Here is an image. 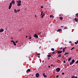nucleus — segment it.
Returning <instances> with one entry per match:
<instances>
[{
  "label": "nucleus",
  "mask_w": 78,
  "mask_h": 78,
  "mask_svg": "<svg viewBox=\"0 0 78 78\" xmlns=\"http://www.w3.org/2000/svg\"><path fill=\"white\" fill-rule=\"evenodd\" d=\"M51 56V55H48V57L49 58H50Z\"/></svg>",
  "instance_id": "6ab92c4d"
},
{
  "label": "nucleus",
  "mask_w": 78,
  "mask_h": 78,
  "mask_svg": "<svg viewBox=\"0 0 78 78\" xmlns=\"http://www.w3.org/2000/svg\"><path fill=\"white\" fill-rule=\"evenodd\" d=\"M64 29H68V28L67 27H65L64 28Z\"/></svg>",
  "instance_id": "e433bc0d"
},
{
  "label": "nucleus",
  "mask_w": 78,
  "mask_h": 78,
  "mask_svg": "<svg viewBox=\"0 0 78 78\" xmlns=\"http://www.w3.org/2000/svg\"><path fill=\"white\" fill-rule=\"evenodd\" d=\"M15 12V13H17V10H16V9H15L14 10Z\"/></svg>",
  "instance_id": "a211bd4d"
},
{
  "label": "nucleus",
  "mask_w": 78,
  "mask_h": 78,
  "mask_svg": "<svg viewBox=\"0 0 78 78\" xmlns=\"http://www.w3.org/2000/svg\"><path fill=\"white\" fill-rule=\"evenodd\" d=\"M51 67H52V66H53V64L51 65Z\"/></svg>",
  "instance_id": "6e6d98bb"
},
{
  "label": "nucleus",
  "mask_w": 78,
  "mask_h": 78,
  "mask_svg": "<svg viewBox=\"0 0 78 78\" xmlns=\"http://www.w3.org/2000/svg\"><path fill=\"white\" fill-rule=\"evenodd\" d=\"M44 16H45V14H43L42 16H41V17H42V18L44 17Z\"/></svg>",
  "instance_id": "5701e85b"
},
{
  "label": "nucleus",
  "mask_w": 78,
  "mask_h": 78,
  "mask_svg": "<svg viewBox=\"0 0 78 78\" xmlns=\"http://www.w3.org/2000/svg\"><path fill=\"white\" fill-rule=\"evenodd\" d=\"M28 72V70H27L26 72L27 73V72Z\"/></svg>",
  "instance_id": "864d4df0"
},
{
  "label": "nucleus",
  "mask_w": 78,
  "mask_h": 78,
  "mask_svg": "<svg viewBox=\"0 0 78 78\" xmlns=\"http://www.w3.org/2000/svg\"><path fill=\"white\" fill-rule=\"evenodd\" d=\"M18 41H16L15 42L16 43H17Z\"/></svg>",
  "instance_id": "37998d69"
},
{
  "label": "nucleus",
  "mask_w": 78,
  "mask_h": 78,
  "mask_svg": "<svg viewBox=\"0 0 78 78\" xmlns=\"http://www.w3.org/2000/svg\"><path fill=\"white\" fill-rule=\"evenodd\" d=\"M74 20L76 22H78V19H77V18L76 19V18H74Z\"/></svg>",
  "instance_id": "1a4fd4ad"
},
{
  "label": "nucleus",
  "mask_w": 78,
  "mask_h": 78,
  "mask_svg": "<svg viewBox=\"0 0 78 78\" xmlns=\"http://www.w3.org/2000/svg\"><path fill=\"white\" fill-rule=\"evenodd\" d=\"M75 44H78V42H77V41L76 42H75Z\"/></svg>",
  "instance_id": "2f4dec72"
},
{
  "label": "nucleus",
  "mask_w": 78,
  "mask_h": 78,
  "mask_svg": "<svg viewBox=\"0 0 78 78\" xmlns=\"http://www.w3.org/2000/svg\"><path fill=\"white\" fill-rule=\"evenodd\" d=\"M56 70L57 72H59L61 70V69L59 68H58Z\"/></svg>",
  "instance_id": "f03ea898"
},
{
  "label": "nucleus",
  "mask_w": 78,
  "mask_h": 78,
  "mask_svg": "<svg viewBox=\"0 0 78 78\" xmlns=\"http://www.w3.org/2000/svg\"><path fill=\"white\" fill-rule=\"evenodd\" d=\"M72 62L73 63H74V62H75V59H73L72 61Z\"/></svg>",
  "instance_id": "f3484780"
},
{
  "label": "nucleus",
  "mask_w": 78,
  "mask_h": 78,
  "mask_svg": "<svg viewBox=\"0 0 78 78\" xmlns=\"http://www.w3.org/2000/svg\"><path fill=\"white\" fill-rule=\"evenodd\" d=\"M51 50L52 51H55V49H54L53 48H52L51 49Z\"/></svg>",
  "instance_id": "393cba45"
},
{
  "label": "nucleus",
  "mask_w": 78,
  "mask_h": 78,
  "mask_svg": "<svg viewBox=\"0 0 78 78\" xmlns=\"http://www.w3.org/2000/svg\"><path fill=\"white\" fill-rule=\"evenodd\" d=\"M22 29H20L18 31H21L22 30Z\"/></svg>",
  "instance_id": "7c9ffc66"
},
{
  "label": "nucleus",
  "mask_w": 78,
  "mask_h": 78,
  "mask_svg": "<svg viewBox=\"0 0 78 78\" xmlns=\"http://www.w3.org/2000/svg\"><path fill=\"white\" fill-rule=\"evenodd\" d=\"M72 59V57H70V58H69L68 59V61H70V60H71V59Z\"/></svg>",
  "instance_id": "2eb2a0df"
},
{
  "label": "nucleus",
  "mask_w": 78,
  "mask_h": 78,
  "mask_svg": "<svg viewBox=\"0 0 78 78\" xmlns=\"http://www.w3.org/2000/svg\"><path fill=\"white\" fill-rule=\"evenodd\" d=\"M73 64V63L71 62H70V65H72V64Z\"/></svg>",
  "instance_id": "c756f323"
},
{
  "label": "nucleus",
  "mask_w": 78,
  "mask_h": 78,
  "mask_svg": "<svg viewBox=\"0 0 78 78\" xmlns=\"http://www.w3.org/2000/svg\"><path fill=\"white\" fill-rule=\"evenodd\" d=\"M76 17H78V13H77L76 14Z\"/></svg>",
  "instance_id": "bb28decb"
},
{
  "label": "nucleus",
  "mask_w": 78,
  "mask_h": 78,
  "mask_svg": "<svg viewBox=\"0 0 78 78\" xmlns=\"http://www.w3.org/2000/svg\"><path fill=\"white\" fill-rule=\"evenodd\" d=\"M27 70L28 72H30V71H31V69H27Z\"/></svg>",
  "instance_id": "cd10ccee"
},
{
  "label": "nucleus",
  "mask_w": 78,
  "mask_h": 78,
  "mask_svg": "<svg viewBox=\"0 0 78 78\" xmlns=\"http://www.w3.org/2000/svg\"><path fill=\"white\" fill-rule=\"evenodd\" d=\"M11 42H13V43L14 42L13 40L11 41Z\"/></svg>",
  "instance_id": "ea45409f"
},
{
  "label": "nucleus",
  "mask_w": 78,
  "mask_h": 78,
  "mask_svg": "<svg viewBox=\"0 0 78 78\" xmlns=\"http://www.w3.org/2000/svg\"><path fill=\"white\" fill-rule=\"evenodd\" d=\"M62 31V29H59L57 30V32H59V31Z\"/></svg>",
  "instance_id": "6e6552de"
},
{
  "label": "nucleus",
  "mask_w": 78,
  "mask_h": 78,
  "mask_svg": "<svg viewBox=\"0 0 78 78\" xmlns=\"http://www.w3.org/2000/svg\"><path fill=\"white\" fill-rule=\"evenodd\" d=\"M41 55V54H40V53H38L37 54V55L38 56H39V55Z\"/></svg>",
  "instance_id": "473e14b6"
},
{
  "label": "nucleus",
  "mask_w": 78,
  "mask_h": 78,
  "mask_svg": "<svg viewBox=\"0 0 78 78\" xmlns=\"http://www.w3.org/2000/svg\"><path fill=\"white\" fill-rule=\"evenodd\" d=\"M75 48V47H73V48H72L71 49V50H73Z\"/></svg>",
  "instance_id": "b1692460"
},
{
  "label": "nucleus",
  "mask_w": 78,
  "mask_h": 78,
  "mask_svg": "<svg viewBox=\"0 0 78 78\" xmlns=\"http://www.w3.org/2000/svg\"><path fill=\"white\" fill-rule=\"evenodd\" d=\"M71 78H77V76H73Z\"/></svg>",
  "instance_id": "9b49d317"
},
{
  "label": "nucleus",
  "mask_w": 78,
  "mask_h": 78,
  "mask_svg": "<svg viewBox=\"0 0 78 78\" xmlns=\"http://www.w3.org/2000/svg\"><path fill=\"white\" fill-rule=\"evenodd\" d=\"M76 64H78V60L76 62Z\"/></svg>",
  "instance_id": "72a5a7b5"
},
{
  "label": "nucleus",
  "mask_w": 78,
  "mask_h": 78,
  "mask_svg": "<svg viewBox=\"0 0 78 78\" xmlns=\"http://www.w3.org/2000/svg\"><path fill=\"white\" fill-rule=\"evenodd\" d=\"M77 43H78V40L77 41Z\"/></svg>",
  "instance_id": "052dcab7"
},
{
  "label": "nucleus",
  "mask_w": 78,
  "mask_h": 78,
  "mask_svg": "<svg viewBox=\"0 0 78 78\" xmlns=\"http://www.w3.org/2000/svg\"><path fill=\"white\" fill-rule=\"evenodd\" d=\"M12 6L11 5H9V9H10L11 8Z\"/></svg>",
  "instance_id": "4468645a"
},
{
  "label": "nucleus",
  "mask_w": 78,
  "mask_h": 78,
  "mask_svg": "<svg viewBox=\"0 0 78 78\" xmlns=\"http://www.w3.org/2000/svg\"><path fill=\"white\" fill-rule=\"evenodd\" d=\"M63 52L64 53L65 52V51H66V50H65V48H64L62 49Z\"/></svg>",
  "instance_id": "f8f14e48"
},
{
  "label": "nucleus",
  "mask_w": 78,
  "mask_h": 78,
  "mask_svg": "<svg viewBox=\"0 0 78 78\" xmlns=\"http://www.w3.org/2000/svg\"><path fill=\"white\" fill-rule=\"evenodd\" d=\"M16 3H17V5L18 6H20L21 5V3L22 1L20 0H19L18 1H16Z\"/></svg>",
  "instance_id": "f257e3e1"
},
{
  "label": "nucleus",
  "mask_w": 78,
  "mask_h": 78,
  "mask_svg": "<svg viewBox=\"0 0 78 78\" xmlns=\"http://www.w3.org/2000/svg\"><path fill=\"white\" fill-rule=\"evenodd\" d=\"M63 26H61V28H63Z\"/></svg>",
  "instance_id": "09e8293b"
},
{
  "label": "nucleus",
  "mask_w": 78,
  "mask_h": 78,
  "mask_svg": "<svg viewBox=\"0 0 78 78\" xmlns=\"http://www.w3.org/2000/svg\"><path fill=\"white\" fill-rule=\"evenodd\" d=\"M62 48H59V49H62Z\"/></svg>",
  "instance_id": "8fccbe9b"
},
{
  "label": "nucleus",
  "mask_w": 78,
  "mask_h": 78,
  "mask_svg": "<svg viewBox=\"0 0 78 78\" xmlns=\"http://www.w3.org/2000/svg\"><path fill=\"white\" fill-rule=\"evenodd\" d=\"M41 33H42L41 32V31H39L38 33V34H39H39H41Z\"/></svg>",
  "instance_id": "412c9836"
},
{
  "label": "nucleus",
  "mask_w": 78,
  "mask_h": 78,
  "mask_svg": "<svg viewBox=\"0 0 78 78\" xmlns=\"http://www.w3.org/2000/svg\"><path fill=\"white\" fill-rule=\"evenodd\" d=\"M62 52V51H59L58 52V54H60V53H61Z\"/></svg>",
  "instance_id": "423d86ee"
},
{
  "label": "nucleus",
  "mask_w": 78,
  "mask_h": 78,
  "mask_svg": "<svg viewBox=\"0 0 78 78\" xmlns=\"http://www.w3.org/2000/svg\"><path fill=\"white\" fill-rule=\"evenodd\" d=\"M13 43L14 45H16V43L15 42V41H14Z\"/></svg>",
  "instance_id": "4be33fe9"
},
{
  "label": "nucleus",
  "mask_w": 78,
  "mask_h": 78,
  "mask_svg": "<svg viewBox=\"0 0 78 78\" xmlns=\"http://www.w3.org/2000/svg\"><path fill=\"white\" fill-rule=\"evenodd\" d=\"M58 57L59 58H61V55L60 54L58 56Z\"/></svg>",
  "instance_id": "a878e982"
},
{
  "label": "nucleus",
  "mask_w": 78,
  "mask_h": 78,
  "mask_svg": "<svg viewBox=\"0 0 78 78\" xmlns=\"http://www.w3.org/2000/svg\"><path fill=\"white\" fill-rule=\"evenodd\" d=\"M27 37H28V36H26V37L27 38Z\"/></svg>",
  "instance_id": "5fc2aeb1"
},
{
  "label": "nucleus",
  "mask_w": 78,
  "mask_h": 78,
  "mask_svg": "<svg viewBox=\"0 0 78 78\" xmlns=\"http://www.w3.org/2000/svg\"><path fill=\"white\" fill-rule=\"evenodd\" d=\"M35 17H36V15H35Z\"/></svg>",
  "instance_id": "4d7b16f0"
},
{
  "label": "nucleus",
  "mask_w": 78,
  "mask_h": 78,
  "mask_svg": "<svg viewBox=\"0 0 78 78\" xmlns=\"http://www.w3.org/2000/svg\"><path fill=\"white\" fill-rule=\"evenodd\" d=\"M48 67L49 68H50V66H48Z\"/></svg>",
  "instance_id": "3c124183"
},
{
  "label": "nucleus",
  "mask_w": 78,
  "mask_h": 78,
  "mask_svg": "<svg viewBox=\"0 0 78 78\" xmlns=\"http://www.w3.org/2000/svg\"><path fill=\"white\" fill-rule=\"evenodd\" d=\"M52 54L54 55V54H55V51H53L52 53Z\"/></svg>",
  "instance_id": "c9c22d12"
},
{
  "label": "nucleus",
  "mask_w": 78,
  "mask_h": 78,
  "mask_svg": "<svg viewBox=\"0 0 78 78\" xmlns=\"http://www.w3.org/2000/svg\"><path fill=\"white\" fill-rule=\"evenodd\" d=\"M11 3H12L13 5H14V4H15V1H14V0H12L11 1Z\"/></svg>",
  "instance_id": "0eeeda50"
},
{
  "label": "nucleus",
  "mask_w": 78,
  "mask_h": 78,
  "mask_svg": "<svg viewBox=\"0 0 78 78\" xmlns=\"http://www.w3.org/2000/svg\"><path fill=\"white\" fill-rule=\"evenodd\" d=\"M69 43H70V44H71V43H72V41H69Z\"/></svg>",
  "instance_id": "a18cd8bd"
},
{
  "label": "nucleus",
  "mask_w": 78,
  "mask_h": 78,
  "mask_svg": "<svg viewBox=\"0 0 78 78\" xmlns=\"http://www.w3.org/2000/svg\"><path fill=\"white\" fill-rule=\"evenodd\" d=\"M45 12H44V14H45Z\"/></svg>",
  "instance_id": "13d9d810"
},
{
  "label": "nucleus",
  "mask_w": 78,
  "mask_h": 78,
  "mask_svg": "<svg viewBox=\"0 0 78 78\" xmlns=\"http://www.w3.org/2000/svg\"><path fill=\"white\" fill-rule=\"evenodd\" d=\"M62 75H64V73H62Z\"/></svg>",
  "instance_id": "79ce46f5"
},
{
  "label": "nucleus",
  "mask_w": 78,
  "mask_h": 78,
  "mask_svg": "<svg viewBox=\"0 0 78 78\" xmlns=\"http://www.w3.org/2000/svg\"><path fill=\"white\" fill-rule=\"evenodd\" d=\"M38 58H40V56H38Z\"/></svg>",
  "instance_id": "603ef678"
},
{
  "label": "nucleus",
  "mask_w": 78,
  "mask_h": 78,
  "mask_svg": "<svg viewBox=\"0 0 78 78\" xmlns=\"http://www.w3.org/2000/svg\"><path fill=\"white\" fill-rule=\"evenodd\" d=\"M59 19L61 20H62L63 19V18L62 17H60Z\"/></svg>",
  "instance_id": "aec40b11"
},
{
  "label": "nucleus",
  "mask_w": 78,
  "mask_h": 78,
  "mask_svg": "<svg viewBox=\"0 0 78 78\" xmlns=\"http://www.w3.org/2000/svg\"><path fill=\"white\" fill-rule=\"evenodd\" d=\"M11 39H13L12 37H11Z\"/></svg>",
  "instance_id": "bf43d9fd"
},
{
  "label": "nucleus",
  "mask_w": 78,
  "mask_h": 78,
  "mask_svg": "<svg viewBox=\"0 0 78 78\" xmlns=\"http://www.w3.org/2000/svg\"><path fill=\"white\" fill-rule=\"evenodd\" d=\"M43 6H41V8H43Z\"/></svg>",
  "instance_id": "de8ad7c7"
},
{
  "label": "nucleus",
  "mask_w": 78,
  "mask_h": 78,
  "mask_svg": "<svg viewBox=\"0 0 78 78\" xmlns=\"http://www.w3.org/2000/svg\"><path fill=\"white\" fill-rule=\"evenodd\" d=\"M56 78H59V75H57L56 76Z\"/></svg>",
  "instance_id": "58836bf2"
},
{
  "label": "nucleus",
  "mask_w": 78,
  "mask_h": 78,
  "mask_svg": "<svg viewBox=\"0 0 78 78\" xmlns=\"http://www.w3.org/2000/svg\"><path fill=\"white\" fill-rule=\"evenodd\" d=\"M50 17H51H51H52V18H54V16L52 15H50Z\"/></svg>",
  "instance_id": "9d476101"
},
{
  "label": "nucleus",
  "mask_w": 78,
  "mask_h": 78,
  "mask_svg": "<svg viewBox=\"0 0 78 78\" xmlns=\"http://www.w3.org/2000/svg\"><path fill=\"white\" fill-rule=\"evenodd\" d=\"M69 52H66L64 54V55H68V54H69Z\"/></svg>",
  "instance_id": "ddd939ff"
},
{
  "label": "nucleus",
  "mask_w": 78,
  "mask_h": 78,
  "mask_svg": "<svg viewBox=\"0 0 78 78\" xmlns=\"http://www.w3.org/2000/svg\"><path fill=\"white\" fill-rule=\"evenodd\" d=\"M34 37H35L36 38H38V36L36 34H35L34 35Z\"/></svg>",
  "instance_id": "7ed1b4c3"
},
{
  "label": "nucleus",
  "mask_w": 78,
  "mask_h": 78,
  "mask_svg": "<svg viewBox=\"0 0 78 78\" xmlns=\"http://www.w3.org/2000/svg\"><path fill=\"white\" fill-rule=\"evenodd\" d=\"M42 14H43V12H41V16H42Z\"/></svg>",
  "instance_id": "f704fd0d"
},
{
  "label": "nucleus",
  "mask_w": 78,
  "mask_h": 78,
  "mask_svg": "<svg viewBox=\"0 0 78 78\" xmlns=\"http://www.w3.org/2000/svg\"><path fill=\"white\" fill-rule=\"evenodd\" d=\"M47 59H48V60H49V59H50V58H48Z\"/></svg>",
  "instance_id": "c03bdc74"
},
{
  "label": "nucleus",
  "mask_w": 78,
  "mask_h": 78,
  "mask_svg": "<svg viewBox=\"0 0 78 78\" xmlns=\"http://www.w3.org/2000/svg\"><path fill=\"white\" fill-rule=\"evenodd\" d=\"M12 3H10V5H9L11 6H12Z\"/></svg>",
  "instance_id": "c85d7f7f"
},
{
  "label": "nucleus",
  "mask_w": 78,
  "mask_h": 78,
  "mask_svg": "<svg viewBox=\"0 0 78 78\" xmlns=\"http://www.w3.org/2000/svg\"><path fill=\"white\" fill-rule=\"evenodd\" d=\"M29 39H31V37H29Z\"/></svg>",
  "instance_id": "a19ab883"
},
{
  "label": "nucleus",
  "mask_w": 78,
  "mask_h": 78,
  "mask_svg": "<svg viewBox=\"0 0 78 78\" xmlns=\"http://www.w3.org/2000/svg\"><path fill=\"white\" fill-rule=\"evenodd\" d=\"M4 31V30L3 29H0V33H2Z\"/></svg>",
  "instance_id": "39448f33"
},
{
  "label": "nucleus",
  "mask_w": 78,
  "mask_h": 78,
  "mask_svg": "<svg viewBox=\"0 0 78 78\" xmlns=\"http://www.w3.org/2000/svg\"><path fill=\"white\" fill-rule=\"evenodd\" d=\"M20 11V9H18V10H17V11L18 12H19V11Z\"/></svg>",
  "instance_id": "4c0bfd02"
},
{
  "label": "nucleus",
  "mask_w": 78,
  "mask_h": 78,
  "mask_svg": "<svg viewBox=\"0 0 78 78\" xmlns=\"http://www.w3.org/2000/svg\"><path fill=\"white\" fill-rule=\"evenodd\" d=\"M64 63H65L66 62V61H64L63 62Z\"/></svg>",
  "instance_id": "49530a36"
},
{
  "label": "nucleus",
  "mask_w": 78,
  "mask_h": 78,
  "mask_svg": "<svg viewBox=\"0 0 78 78\" xmlns=\"http://www.w3.org/2000/svg\"><path fill=\"white\" fill-rule=\"evenodd\" d=\"M43 76H44V77H47V76L45 75V73H44L43 74Z\"/></svg>",
  "instance_id": "dca6fc26"
},
{
  "label": "nucleus",
  "mask_w": 78,
  "mask_h": 78,
  "mask_svg": "<svg viewBox=\"0 0 78 78\" xmlns=\"http://www.w3.org/2000/svg\"><path fill=\"white\" fill-rule=\"evenodd\" d=\"M36 77H37V78H38V77L39 76V73H37L36 74Z\"/></svg>",
  "instance_id": "20e7f679"
}]
</instances>
